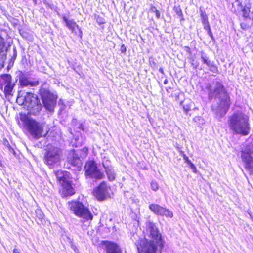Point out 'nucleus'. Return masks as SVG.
<instances>
[{"instance_id": "f257e3e1", "label": "nucleus", "mask_w": 253, "mask_h": 253, "mask_svg": "<svg viewBox=\"0 0 253 253\" xmlns=\"http://www.w3.org/2000/svg\"><path fill=\"white\" fill-rule=\"evenodd\" d=\"M144 234V238L140 239L136 244L138 253H155L156 251L161 252L164 242L155 224L151 222H147Z\"/></svg>"}, {"instance_id": "f03ea898", "label": "nucleus", "mask_w": 253, "mask_h": 253, "mask_svg": "<svg viewBox=\"0 0 253 253\" xmlns=\"http://www.w3.org/2000/svg\"><path fill=\"white\" fill-rule=\"evenodd\" d=\"M205 89L208 92L209 99L216 97L221 99L216 113L221 117L224 115L229 109L230 102L229 96L225 91L223 85L219 82L216 81L211 84H207Z\"/></svg>"}, {"instance_id": "7ed1b4c3", "label": "nucleus", "mask_w": 253, "mask_h": 253, "mask_svg": "<svg viewBox=\"0 0 253 253\" xmlns=\"http://www.w3.org/2000/svg\"><path fill=\"white\" fill-rule=\"evenodd\" d=\"M228 125L230 129L235 134L247 135L250 131L249 119L243 113L238 112L229 117Z\"/></svg>"}, {"instance_id": "20e7f679", "label": "nucleus", "mask_w": 253, "mask_h": 253, "mask_svg": "<svg viewBox=\"0 0 253 253\" xmlns=\"http://www.w3.org/2000/svg\"><path fill=\"white\" fill-rule=\"evenodd\" d=\"M70 210L77 216L86 220H92L93 215L83 204L80 202L72 201L68 202Z\"/></svg>"}, {"instance_id": "39448f33", "label": "nucleus", "mask_w": 253, "mask_h": 253, "mask_svg": "<svg viewBox=\"0 0 253 253\" xmlns=\"http://www.w3.org/2000/svg\"><path fill=\"white\" fill-rule=\"evenodd\" d=\"M24 122L30 134L35 138L38 139L43 136L44 125L29 118H21Z\"/></svg>"}, {"instance_id": "423d86ee", "label": "nucleus", "mask_w": 253, "mask_h": 253, "mask_svg": "<svg viewBox=\"0 0 253 253\" xmlns=\"http://www.w3.org/2000/svg\"><path fill=\"white\" fill-rule=\"evenodd\" d=\"M61 156V150L59 148H50L44 156V162L50 168L53 169L60 165Z\"/></svg>"}, {"instance_id": "0eeeda50", "label": "nucleus", "mask_w": 253, "mask_h": 253, "mask_svg": "<svg viewBox=\"0 0 253 253\" xmlns=\"http://www.w3.org/2000/svg\"><path fill=\"white\" fill-rule=\"evenodd\" d=\"M41 95L44 107L49 111H53L56 104L57 96L45 89L41 90Z\"/></svg>"}, {"instance_id": "6e6552de", "label": "nucleus", "mask_w": 253, "mask_h": 253, "mask_svg": "<svg viewBox=\"0 0 253 253\" xmlns=\"http://www.w3.org/2000/svg\"><path fill=\"white\" fill-rule=\"evenodd\" d=\"M241 157L245 168L251 173H253V145L247 146L242 152Z\"/></svg>"}, {"instance_id": "1a4fd4ad", "label": "nucleus", "mask_w": 253, "mask_h": 253, "mask_svg": "<svg viewBox=\"0 0 253 253\" xmlns=\"http://www.w3.org/2000/svg\"><path fill=\"white\" fill-rule=\"evenodd\" d=\"M85 174L91 178L99 179L104 177L103 172L99 170L94 161H89L86 163L84 167Z\"/></svg>"}, {"instance_id": "9d476101", "label": "nucleus", "mask_w": 253, "mask_h": 253, "mask_svg": "<svg viewBox=\"0 0 253 253\" xmlns=\"http://www.w3.org/2000/svg\"><path fill=\"white\" fill-rule=\"evenodd\" d=\"M24 103L30 109L38 111L41 108V104L37 95L31 92H26L24 97Z\"/></svg>"}, {"instance_id": "9b49d317", "label": "nucleus", "mask_w": 253, "mask_h": 253, "mask_svg": "<svg viewBox=\"0 0 253 253\" xmlns=\"http://www.w3.org/2000/svg\"><path fill=\"white\" fill-rule=\"evenodd\" d=\"M111 189L105 182H102L94 191V195L99 200L110 197Z\"/></svg>"}, {"instance_id": "f8f14e48", "label": "nucleus", "mask_w": 253, "mask_h": 253, "mask_svg": "<svg viewBox=\"0 0 253 253\" xmlns=\"http://www.w3.org/2000/svg\"><path fill=\"white\" fill-rule=\"evenodd\" d=\"M149 209L155 214L166 217L172 218L173 213L169 209L156 204H151L149 206Z\"/></svg>"}, {"instance_id": "ddd939ff", "label": "nucleus", "mask_w": 253, "mask_h": 253, "mask_svg": "<svg viewBox=\"0 0 253 253\" xmlns=\"http://www.w3.org/2000/svg\"><path fill=\"white\" fill-rule=\"evenodd\" d=\"M62 19L65 23L66 26L72 31L73 33H76V29H79V34L81 36L82 32L79 28L78 25L76 24V22L72 19H68L66 16H63Z\"/></svg>"}, {"instance_id": "4468645a", "label": "nucleus", "mask_w": 253, "mask_h": 253, "mask_svg": "<svg viewBox=\"0 0 253 253\" xmlns=\"http://www.w3.org/2000/svg\"><path fill=\"white\" fill-rule=\"evenodd\" d=\"M68 161L73 166H80L81 161L78 154L74 150H71L68 156Z\"/></svg>"}, {"instance_id": "2eb2a0df", "label": "nucleus", "mask_w": 253, "mask_h": 253, "mask_svg": "<svg viewBox=\"0 0 253 253\" xmlns=\"http://www.w3.org/2000/svg\"><path fill=\"white\" fill-rule=\"evenodd\" d=\"M105 245L106 253H122L120 248L115 243L106 242Z\"/></svg>"}, {"instance_id": "dca6fc26", "label": "nucleus", "mask_w": 253, "mask_h": 253, "mask_svg": "<svg viewBox=\"0 0 253 253\" xmlns=\"http://www.w3.org/2000/svg\"><path fill=\"white\" fill-rule=\"evenodd\" d=\"M201 59L203 64L209 68V70L214 73L217 71V68L210 60L209 57L203 52H201Z\"/></svg>"}, {"instance_id": "f3484780", "label": "nucleus", "mask_w": 253, "mask_h": 253, "mask_svg": "<svg viewBox=\"0 0 253 253\" xmlns=\"http://www.w3.org/2000/svg\"><path fill=\"white\" fill-rule=\"evenodd\" d=\"M62 185V194L65 196H71L75 193L74 189L71 183L67 180L64 183H61Z\"/></svg>"}, {"instance_id": "a211bd4d", "label": "nucleus", "mask_w": 253, "mask_h": 253, "mask_svg": "<svg viewBox=\"0 0 253 253\" xmlns=\"http://www.w3.org/2000/svg\"><path fill=\"white\" fill-rule=\"evenodd\" d=\"M19 83L20 85L23 87L28 86H34L37 85L39 83L38 81H31L29 78L24 75L20 77Z\"/></svg>"}, {"instance_id": "6ab92c4d", "label": "nucleus", "mask_w": 253, "mask_h": 253, "mask_svg": "<svg viewBox=\"0 0 253 253\" xmlns=\"http://www.w3.org/2000/svg\"><path fill=\"white\" fill-rule=\"evenodd\" d=\"M11 83V76L9 74L2 75L0 78V89L3 90V86Z\"/></svg>"}, {"instance_id": "aec40b11", "label": "nucleus", "mask_w": 253, "mask_h": 253, "mask_svg": "<svg viewBox=\"0 0 253 253\" xmlns=\"http://www.w3.org/2000/svg\"><path fill=\"white\" fill-rule=\"evenodd\" d=\"M103 166L105 169V171L106 174L107 175L108 178L110 181H113L115 179V173L114 171L112 170V169L109 167L108 166H106L105 164L103 163Z\"/></svg>"}, {"instance_id": "412c9836", "label": "nucleus", "mask_w": 253, "mask_h": 253, "mask_svg": "<svg viewBox=\"0 0 253 253\" xmlns=\"http://www.w3.org/2000/svg\"><path fill=\"white\" fill-rule=\"evenodd\" d=\"M13 87L14 85L12 83L3 86V90L6 97L12 95Z\"/></svg>"}, {"instance_id": "4be33fe9", "label": "nucleus", "mask_w": 253, "mask_h": 253, "mask_svg": "<svg viewBox=\"0 0 253 253\" xmlns=\"http://www.w3.org/2000/svg\"><path fill=\"white\" fill-rule=\"evenodd\" d=\"M56 177L58 180L61 183H64L66 181V177L64 173L62 171H57L54 172Z\"/></svg>"}, {"instance_id": "5701e85b", "label": "nucleus", "mask_w": 253, "mask_h": 253, "mask_svg": "<svg viewBox=\"0 0 253 253\" xmlns=\"http://www.w3.org/2000/svg\"><path fill=\"white\" fill-rule=\"evenodd\" d=\"M201 16L202 23L204 25V28L207 29V28L208 29H209L210 26L209 24L207 15L202 12Z\"/></svg>"}, {"instance_id": "b1692460", "label": "nucleus", "mask_w": 253, "mask_h": 253, "mask_svg": "<svg viewBox=\"0 0 253 253\" xmlns=\"http://www.w3.org/2000/svg\"><path fill=\"white\" fill-rule=\"evenodd\" d=\"M184 159L185 160V162L189 165V167L192 170V171L194 173H196L197 172V169L194 165L191 162V161L189 160L188 158L186 156H184Z\"/></svg>"}, {"instance_id": "393cba45", "label": "nucleus", "mask_w": 253, "mask_h": 253, "mask_svg": "<svg viewBox=\"0 0 253 253\" xmlns=\"http://www.w3.org/2000/svg\"><path fill=\"white\" fill-rule=\"evenodd\" d=\"M190 61L191 65L194 68L196 69L198 67L199 65V62L196 60L194 57L191 58Z\"/></svg>"}, {"instance_id": "a878e982", "label": "nucleus", "mask_w": 253, "mask_h": 253, "mask_svg": "<svg viewBox=\"0 0 253 253\" xmlns=\"http://www.w3.org/2000/svg\"><path fill=\"white\" fill-rule=\"evenodd\" d=\"M151 188L153 191H157L159 189V185L157 182L155 181H152L151 182Z\"/></svg>"}, {"instance_id": "bb28decb", "label": "nucleus", "mask_w": 253, "mask_h": 253, "mask_svg": "<svg viewBox=\"0 0 253 253\" xmlns=\"http://www.w3.org/2000/svg\"><path fill=\"white\" fill-rule=\"evenodd\" d=\"M81 154H80L81 158L82 159L85 158L87 155L88 153V149L86 148H84L81 151Z\"/></svg>"}, {"instance_id": "cd10ccee", "label": "nucleus", "mask_w": 253, "mask_h": 253, "mask_svg": "<svg viewBox=\"0 0 253 253\" xmlns=\"http://www.w3.org/2000/svg\"><path fill=\"white\" fill-rule=\"evenodd\" d=\"M250 10L249 8H244L242 9L243 16L244 17H247L249 16Z\"/></svg>"}, {"instance_id": "c85d7f7f", "label": "nucleus", "mask_w": 253, "mask_h": 253, "mask_svg": "<svg viewBox=\"0 0 253 253\" xmlns=\"http://www.w3.org/2000/svg\"><path fill=\"white\" fill-rule=\"evenodd\" d=\"M4 46L3 40L0 38V52L2 50Z\"/></svg>"}, {"instance_id": "c756f323", "label": "nucleus", "mask_w": 253, "mask_h": 253, "mask_svg": "<svg viewBox=\"0 0 253 253\" xmlns=\"http://www.w3.org/2000/svg\"><path fill=\"white\" fill-rule=\"evenodd\" d=\"M120 50L122 53H125L126 52V48L125 45L123 44L121 45Z\"/></svg>"}, {"instance_id": "7c9ffc66", "label": "nucleus", "mask_w": 253, "mask_h": 253, "mask_svg": "<svg viewBox=\"0 0 253 253\" xmlns=\"http://www.w3.org/2000/svg\"><path fill=\"white\" fill-rule=\"evenodd\" d=\"M156 16L157 18H159L160 14L159 11L157 10L155 12Z\"/></svg>"}, {"instance_id": "2f4dec72", "label": "nucleus", "mask_w": 253, "mask_h": 253, "mask_svg": "<svg viewBox=\"0 0 253 253\" xmlns=\"http://www.w3.org/2000/svg\"><path fill=\"white\" fill-rule=\"evenodd\" d=\"M157 10V9L155 7H152L150 9V11L153 13H155Z\"/></svg>"}, {"instance_id": "473e14b6", "label": "nucleus", "mask_w": 253, "mask_h": 253, "mask_svg": "<svg viewBox=\"0 0 253 253\" xmlns=\"http://www.w3.org/2000/svg\"><path fill=\"white\" fill-rule=\"evenodd\" d=\"M206 29V30H208V34H209V35H210L211 38H212V33H211V31L210 30V28H209V29H208V28H207V29Z\"/></svg>"}, {"instance_id": "72a5a7b5", "label": "nucleus", "mask_w": 253, "mask_h": 253, "mask_svg": "<svg viewBox=\"0 0 253 253\" xmlns=\"http://www.w3.org/2000/svg\"><path fill=\"white\" fill-rule=\"evenodd\" d=\"M183 109L186 113H187V112L189 110V108L185 106H183Z\"/></svg>"}, {"instance_id": "f704fd0d", "label": "nucleus", "mask_w": 253, "mask_h": 253, "mask_svg": "<svg viewBox=\"0 0 253 253\" xmlns=\"http://www.w3.org/2000/svg\"><path fill=\"white\" fill-rule=\"evenodd\" d=\"M13 253H20L18 251V249L15 248L13 250Z\"/></svg>"}, {"instance_id": "c9c22d12", "label": "nucleus", "mask_w": 253, "mask_h": 253, "mask_svg": "<svg viewBox=\"0 0 253 253\" xmlns=\"http://www.w3.org/2000/svg\"><path fill=\"white\" fill-rule=\"evenodd\" d=\"M159 71L162 73H163V70L162 68H160L159 69Z\"/></svg>"}, {"instance_id": "e433bc0d", "label": "nucleus", "mask_w": 253, "mask_h": 253, "mask_svg": "<svg viewBox=\"0 0 253 253\" xmlns=\"http://www.w3.org/2000/svg\"><path fill=\"white\" fill-rule=\"evenodd\" d=\"M167 83H168V81H167V80H165L164 81V84H167Z\"/></svg>"}, {"instance_id": "4c0bfd02", "label": "nucleus", "mask_w": 253, "mask_h": 253, "mask_svg": "<svg viewBox=\"0 0 253 253\" xmlns=\"http://www.w3.org/2000/svg\"><path fill=\"white\" fill-rule=\"evenodd\" d=\"M20 99H21V97H18L17 99V102L19 101Z\"/></svg>"}, {"instance_id": "58836bf2", "label": "nucleus", "mask_w": 253, "mask_h": 253, "mask_svg": "<svg viewBox=\"0 0 253 253\" xmlns=\"http://www.w3.org/2000/svg\"><path fill=\"white\" fill-rule=\"evenodd\" d=\"M40 217H41V218L42 217V214L40 215Z\"/></svg>"}]
</instances>
